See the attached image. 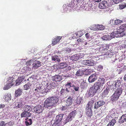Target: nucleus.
<instances>
[{
  "label": "nucleus",
  "instance_id": "f257e3e1",
  "mask_svg": "<svg viewBox=\"0 0 126 126\" xmlns=\"http://www.w3.org/2000/svg\"><path fill=\"white\" fill-rule=\"evenodd\" d=\"M104 82V78H99L97 81L90 87L88 93L89 96L91 97L94 96L98 90L102 88Z\"/></svg>",
  "mask_w": 126,
  "mask_h": 126
},
{
  "label": "nucleus",
  "instance_id": "f03ea898",
  "mask_svg": "<svg viewBox=\"0 0 126 126\" xmlns=\"http://www.w3.org/2000/svg\"><path fill=\"white\" fill-rule=\"evenodd\" d=\"M59 99L56 96L50 97L46 99L44 102V107L48 108L54 106H56L59 101Z\"/></svg>",
  "mask_w": 126,
  "mask_h": 126
},
{
  "label": "nucleus",
  "instance_id": "7ed1b4c3",
  "mask_svg": "<svg viewBox=\"0 0 126 126\" xmlns=\"http://www.w3.org/2000/svg\"><path fill=\"white\" fill-rule=\"evenodd\" d=\"M126 25L123 24L119 27V30L116 31V32H113L111 33L114 34L113 37H118V36L121 37H122L124 35H126V30H125L126 28Z\"/></svg>",
  "mask_w": 126,
  "mask_h": 126
},
{
  "label": "nucleus",
  "instance_id": "20e7f679",
  "mask_svg": "<svg viewBox=\"0 0 126 126\" xmlns=\"http://www.w3.org/2000/svg\"><path fill=\"white\" fill-rule=\"evenodd\" d=\"M94 101L93 100L89 101L86 106L85 110L86 115L89 117H91L92 115V109L93 108Z\"/></svg>",
  "mask_w": 126,
  "mask_h": 126
},
{
  "label": "nucleus",
  "instance_id": "39448f33",
  "mask_svg": "<svg viewBox=\"0 0 126 126\" xmlns=\"http://www.w3.org/2000/svg\"><path fill=\"white\" fill-rule=\"evenodd\" d=\"M123 89L122 87L115 90V92L111 96V100L112 101L114 102L117 100L122 93Z\"/></svg>",
  "mask_w": 126,
  "mask_h": 126
},
{
  "label": "nucleus",
  "instance_id": "423d86ee",
  "mask_svg": "<svg viewBox=\"0 0 126 126\" xmlns=\"http://www.w3.org/2000/svg\"><path fill=\"white\" fill-rule=\"evenodd\" d=\"M36 88L34 89V92L36 93V94L37 96H42L46 92V89H43L41 85L39 84L37 85Z\"/></svg>",
  "mask_w": 126,
  "mask_h": 126
},
{
  "label": "nucleus",
  "instance_id": "0eeeda50",
  "mask_svg": "<svg viewBox=\"0 0 126 126\" xmlns=\"http://www.w3.org/2000/svg\"><path fill=\"white\" fill-rule=\"evenodd\" d=\"M13 79L12 77H9L8 78L7 81V84L5 85L3 88V89L4 90H8L10 88L14 85L13 83Z\"/></svg>",
  "mask_w": 126,
  "mask_h": 126
},
{
  "label": "nucleus",
  "instance_id": "6e6552de",
  "mask_svg": "<svg viewBox=\"0 0 126 126\" xmlns=\"http://www.w3.org/2000/svg\"><path fill=\"white\" fill-rule=\"evenodd\" d=\"M105 104V102L103 100H99L96 102L94 103V102L93 108L95 110L100 107L103 106Z\"/></svg>",
  "mask_w": 126,
  "mask_h": 126
},
{
  "label": "nucleus",
  "instance_id": "1a4fd4ad",
  "mask_svg": "<svg viewBox=\"0 0 126 126\" xmlns=\"http://www.w3.org/2000/svg\"><path fill=\"white\" fill-rule=\"evenodd\" d=\"M53 81L50 83L49 84H47V85H48L46 87V89H47L48 90H50L56 88L58 85V83L56 81Z\"/></svg>",
  "mask_w": 126,
  "mask_h": 126
},
{
  "label": "nucleus",
  "instance_id": "9d476101",
  "mask_svg": "<svg viewBox=\"0 0 126 126\" xmlns=\"http://www.w3.org/2000/svg\"><path fill=\"white\" fill-rule=\"evenodd\" d=\"M115 82L114 85H112L110 86L111 89L113 91H115V90H117V89L120 88L119 87L121 85V82L120 80H116Z\"/></svg>",
  "mask_w": 126,
  "mask_h": 126
},
{
  "label": "nucleus",
  "instance_id": "9b49d317",
  "mask_svg": "<svg viewBox=\"0 0 126 126\" xmlns=\"http://www.w3.org/2000/svg\"><path fill=\"white\" fill-rule=\"evenodd\" d=\"M98 7L99 8L104 9L108 7V5L106 1H102L99 4Z\"/></svg>",
  "mask_w": 126,
  "mask_h": 126
},
{
  "label": "nucleus",
  "instance_id": "f8f14e48",
  "mask_svg": "<svg viewBox=\"0 0 126 126\" xmlns=\"http://www.w3.org/2000/svg\"><path fill=\"white\" fill-rule=\"evenodd\" d=\"M83 63L84 65L88 66H92L95 65L94 62L92 59L84 60Z\"/></svg>",
  "mask_w": 126,
  "mask_h": 126
},
{
  "label": "nucleus",
  "instance_id": "ddd939ff",
  "mask_svg": "<svg viewBox=\"0 0 126 126\" xmlns=\"http://www.w3.org/2000/svg\"><path fill=\"white\" fill-rule=\"evenodd\" d=\"M97 79V76L96 74L95 73L91 75L89 77L88 80L90 83H92L94 81Z\"/></svg>",
  "mask_w": 126,
  "mask_h": 126
},
{
  "label": "nucleus",
  "instance_id": "4468645a",
  "mask_svg": "<svg viewBox=\"0 0 126 126\" xmlns=\"http://www.w3.org/2000/svg\"><path fill=\"white\" fill-rule=\"evenodd\" d=\"M62 37L60 36H56L55 38L53 39L52 41V44L53 46L56 45L58 43L62 38Z\"/></svg>",
  "mask_w": 126,
  "mask_h": 126
},
{
  "label": "nucleus",
  "instance_id": "2eb2a0df",
  "mask_svg": "<svg viewBox=\"0 0 126 126\" xmlns=\"http://www.w3.org/2000/svg\"><path fill=\"white\" fill-rule=\"evenodd\" d=\"M33 109L35 111L39 113L42 112L43 111L42 107L40 105H38L34 107Z\"/></svg>",
  "mask_w": 126,
  "mask_h": 126
},
{
  "label": "nucleus",
  "instance_id": "dca6fc26",
  "mask_svg": "<svg viewBox=\"0 0 126 126\" xmlns=\"http://www.w3.org/2000/svg\"><path fill=\"white\" fill-rule=\"evenodd\" d=\"M73 99L71 96H69L66 100V107L71 105L73 103Z\"/></svg>",
  "mask_w": 126,
  "mask_h": 126
},
{
  "label": "nucleus",
  "instance_id": "f3484780",
  "mask_svg": "<svg viewBox=\"0 0 126 126\" xmlns=\"http://www.w3.org/2000/svg\"><path fill=\"white\" fill-rule=\"evenodd\" d=\"M126 122V114H123L119 120L118 122L120 124H122L124 122Z\"/></svg>",
  "mask_w": 126,
  "mask_h": 126
},
{
  "label": "nucleus",
  "instance_id": "a211bd4d",
  "mask_svg": "<svg viewBox=\"0 0 126 126\" xmlns=\"http://www.w3.org/2000/svg\"><path fill=\"white\" fill-rule=\"evenodd\" d=\"M31 115V113L30 112H26L24 111L21 114V116L22 117H29Z\"/></svg>",
  "mask_w": 126,
  "mask_h": 126
},
{
  "label": "nucleus",
  "instance_id": "6ab92c4d",
  "mask_svg": "<svg viewBox=\"0 0 126 126\" xmlns=\"http://www.w3.org/2000/svg\"><path fill=\"white\" fill-rule=\"evenodd\" d=\"M82 57V56L80 54H75L72 57L73 60L75 61L80 59Z\"/></svg>",
  "mask_w": 126,
  "mask_h": 126
},
{
  "label": "nucleus",
  "instance_id": "aec40b11",
  "mask_svg": "<svg viewBox=\"0 0 126 126\" xmlns=\"http://www.w3.org/2000/svg\"><path fill=\"white\" fill-rule=\"evenodd\" d=\"M110 88H111L110 86H108L107 87L102 93V95L104 97L106 96L110 91Z\"/></svg>",
  "mask_w": 126,
  "mask_h": 126
},
{
  "label": "nucleus",
  "instance_id": "412c9836",
  "mask_svg": "<svg viewBox=\"0 0 126 126\" xmlns=\"http://www.w3.org/2000/svg\"><path fill=\"white\" fill-rule=\"evenodd\" d=\"M76 105H79L80 103L83 102V99L82 97L78 96L75 100Z\"/></svg>",
  "mask_w": 126,
  "mask_h": 126
},
{
  "label": "nucleus",
  "instance_id": "4be33fe9",
  "mask_svg": "<svg viewBox=\"0 0 126 126\" xmlns=\"http://www.w3.org/2000/svg\"><path fill=\"white\" fill-rule=\"evenodd\" d=\"M22 93V89H18L16 90L15 91V95L16 97H17L21 95Z\"/></svg>",
  "mask_w": 126,
  "mask_h": 126
},
{
  "label": "nucleus",
  "instance_id": "5701e85b",
  "mask_svg": "<svg viewBox=\"0 0 126 126\" xmlns=\"http://www.w3.org/2000/svg\"><path fill=\"white\" fill-rule=\"evenodd\" d=\"M63 116V114H62L57 115L56 117L55 121L60 123L62 119Z\"/></svg>",
  "mask_w": 126,
  "mask_h": 126
},
{
  "label": "nucleus",
  "instance_id": "b1692460",
  "mask_svg": "<svg viewBox=\"0 0 126 126\" xmlns=\"http://www.w3.org/2000/svg\"><path fill=\"white\" fill-rule=\"evenodd\" d=\"M74 36L72 37L73 39H75V38H77L81 37L83 35L81 31L78 32H76L74 34Z\"/></svg>",
  "mask_w": 126,
  "mask_h": 126
},
{
  "label": "nucleus",
  "instance_id": "393cba45",
  "mask_svg": "<svg viewBox=\"0 0 126 126\" xmlns=\"http://www.w3.org/2000/svg\"><path fill=\"white\" fill-rule=\"evenodd\" d=\"M41 63L39 61H36L35 63L32 64L33 66L35 68L40 67L41 65Z\"/></svg>",
  "mask_w": 126,
  "mask_h": 126
},
{
  "label": "nucleus",
  "instance_id": "a878e982",
  "mask_svg": "<svg viewBox=\"0 0 126 126\" xmlns=\"http://www.w3.org/2000/svg\"><path fill=\"white\" fill-rule=\"evenodd\" d=\"M72 83L71 82H67L65 84V86L66 87V90L67 92H69L68 89L70 88V87H72Z\"/></svg>",
  "mask_w": 126,
  "mask_h": 126
},
{
  "label": "nucleus",
  "instance_id": "bb28decb",
  "mask_svg": "<svg viewBox=\"0 0 126 126\" xmlns=\"http://www.w3.org/2000/svg\"><path fill=\"white\" fill-rule=\"evenodd\" d=\"M16 107L17 108H19L21 107L23 105L22 102L21 100L15 103Z\"/></svg>",
  "mask_w": 126,
  "mask_h": 126
},
{
  "label": "nucleus",
  "instance_id": "cd10ccee",
  "mask_svg": "<svg viewBox=\"0 0 126 126\" xmlns=\"http://www.w3.org/2000/svg\"><path fill=\"white\" fill-rule=\"evenodd\" d=\"M25 123L26 125L27 126L31 125L32 124V120L31 119H29L28 118L25 119Z\"/></svg>",
  "mask_w": 126,
  "mask_h": 126
},
{
  "label": "nucleus",
  "instance_id": "c85d7f7f",
  "mask_svg": "<svg viewBox=\"0 0 126 126\" xmlns=\"http://www.w3.org/2000/svg\"><path fill=\"white\" fill-rule=\"evenodd\" d=\"M32 108L30 106H25L24 107V110L26 112H31Z\"/></svg>",
  "mask_w": 126,
  "mask_h": 126
},
{
  "label": "nucleus",
  "instance_id": "c756f323",
  "mask_svg": "<svg viewBox=\"0 0 126 126\" xmlns=\"http://www.w3.org/2000/svg\"><path fill=\"white\" fill-rule=\"evenodd\" d=\"M76 114V110H74L71 112L69 114V115L73 119L75 117Z\"/></svg>",
  "mask_w": 126,
  "mask_h": 126
},
{
  "label": "nucleus",
  "instance_id": "7c9ffc66",
  "mask_svg": "<svg viewBox=\"0 0 126 126\" xmlns=\"http://www.w3.org/2000/svg\"><path fill=\"white\" fill-rule=\"evenodd\" d=\"M23 80V78L22 77L18 78L16 81V85L18 86Z\"/></svg>",
  "mask_w": 126,
  "mask_h": 126
},
{
  "label": "nucleus",
  "instance_id": "2f4dec72",
  "mask_svg": "<svg viewBox=\"0 0 126 126\" xmlns=\"http://www.w3.org/2000/svg\"><path fill=\"white\" fill-rule=\"evenodd\" d=\"M116 120L114 119H112L110 122L107 125V126H113L116 123Z\"/></svg>",
  "mask_w": 126,
  "mask_h": 126
},
{
  "label": "nucleus",
  "instance_id": "473e14b6",
  "mask_svg": "<svg viewBox=\"0 0 126 126\" xmlns=\"http://www.w3.org/2000/svg\"><path fill=\"white\" fill-rule=\"evenodd\" d=\"M32 85V83H28L27 84L24 86V90H27L31 88Z\"/></svg>",
  "mask_w": 126,
  "mask_h": 126
},
{
  "label": "nucleus",
  "instance_id": "72a5a7b5",
  "mask_svg": "<svg viewBox=\"0 0 126 126\" xmlns=\"http://www.w3.org/2000/svg\"><path fill=\"white\" fill-rule=\"evenodd\" d=\"M53 80L54 81H59L61 80L60 79V76L58 75H55L53 77Z\"/></svg>",
  "mask_w": 126,
  "mask_h": 126
},
{
  "label": "nucleus",
  "instance_id": "f704fd0d",
  "mask_svg": "<svg viewBox=\"0 0 126 126\" xmlns=\"http://www.w3.org/2000/svg\"><path fill=\"white\" fill-rule=\"evenodd\" d=\"M72 119L71 118L69 115L67 116L66 119L63 122V123L64 125L66 124L67 123L71 121Z\"/></svg>",
  "mask_w": 126,
  "mask_h": 126
},
{
  "label": "nucleus",
  "instance_id": "c9c22d12",
  "mask_svg": "<svg viewBox=\"0 0 126 126\" xmlns=\"http://www.w3.org/2000/svg\"><path fill=\"white\" fill-rule=\"evenodd\" d=\"M4 98L6 101H8L10 100L11 99V94H6L4 96Z\"/></svg>",
  "mask_w": 126,
  "mask_h": 126
},
{
  "label": "nucleus",
  "instance_id": "e433bc0d",
  "mask_svg": "<svg viewBox=\"0 0 126 126\" xmlns=\"http://www.w3.org/2000/svg\"><path fill=\"white\" fill-rule=\"evenodd\" d=\"M74 1H71L68 3V6L71 7H74L75 5Z\"/></svg>",
  "mask_w": 126,
  "mask_h": 126
},
{
  "label": "nucleus",
  "instance_id": "4c0bfd02",
  "mask_svg": "<svg viewBox=\"0 0 126 126\" xmlns=\"http://www.w3.org/2000/svg\"><path fill=\"white\" fill-rule=\"evenodd\" d=\"M52 60L54 61L56 60L58 62H59L60 61V60L58 56L57 55H55L53 56L52 57Z\"/></svg>",
  "mask_w": 126,
  "mask_h": 126
},
{
  "label": "nucleus",
  "instance_id": "58836bf2",
  "mask_svg": "<svg viewBox=\"0 0 126 126\" xmlns=\"http://www.w3.org/2000/svg\"><path fill=\"white\" fill-rule=\"evenodd\" d=\"M111 38L110 36L108 35H104L102 38V39L105 40H110Z\"/></svg>",
  "mask_w": 126,
  "mask_h": 126
},
{
  "label": "nucleus",
  "instance_id": "ea45409f",
  "mask_svg": "<svg viewBox=\"0 0 126 126\" xmlns=\"http://www.w3.org/2000/svg\"><path fill=\"white\" fill-rule=\"evenodd\" d=\"M105 54L107 57H111L113 55L112 53L110 51H108Z\"/></svg>",
  "mask_w": 126,
  "mask_h": 126
},
{
  "label": "nucleus",
  "instance_id": "a19ab883",
  "mask_svg": "<svg viewBox=\"0 0 126 126\" xmlns=\"http://www.w3.org/2000/svg\"><path fill=\"white\" fill-rule=\"evenodd\" d=\"M97 25H91L90 27V29L91 30H97Z\"/></svg>",
  "mask_w": 126,
  "mask_h": 126
},
{
  "label": "nucleus",
  "instance_id": "79ce46f5",
  "mask_svg": "<svg viewBox=\"0 0 126 126\" xmlns=\"http://www.w3.org/2000/svg\"><path fill=\"white\" fill-rule=\"evenodd\" d=\"M119 8L120 9H123L126 7V3H123L120 4L119 5Z\"/></svg>",
  "mask_w": 126,
  "mask_h": 126
},
{
  "label": "nucleus",
  "instance_id": "37998d69",
  "mask_svg": "<svg viewBox=\"0 0 126 126\" xmlns=\"http://www.w3.org/2000/svg\"><path fill=\"white\" fill-rule=\"evenodd\" d=\"M80 86L82 89L85 88L86 86V83L84 82H82L80 84Z\"/></svg>",
  "mask_w": 126,
  "mask_h": 126
},
{
  "label": "nucleus",
  "instance_id": "c03bdc74",
  "mask_svg": "<svg viewBox=\"0 0 126 126\" xmlns=\"http://www.w3.org/2000/svg\"><path fill=\"white\" fill-rule=\"evenodd\" d=\"M72 87L75 91H78L79 90V86L78 85H73L72 86Z\"/></svg>",
  "mask_w": 126,
  "mask_h": 126
},
{
  "label": "nucleus",
  "instance_id": "a18cd8bd",
  "mask_svg": "<svg viewBox=\"0 0 126 126\" xmlns=\"http://www.w3.org/2000/svg\"><path fill=\"white\" fill-rule=\"evenodd\" d=\"M97 30H102L104 29V27L102 25H97Z\"/></svg>",
  "mask_w": 126,
  "mask_h": 126
},
{
  "label": "nucleus",
  "instance_id": "49530a36",
  "mask_svg": "<svg viewBox=\"0 0 126 126\" xmlns=\"http://www.w3.org/2000/svg\"><path fill=\"white\" fill-rule=\"evenodd\" d=\"M60 68L63 69L66 66V64L65 63H60Z\"/></svg>",
  "mask_w": 126,
  "mask_h": 126
},
{
  "label": "nucleus",
  "instance_id": "de8ad7c7",
  "mask_svg": "<svg viewBox=\"0 0 126 126\" xmlns=\"http://www.w3.org/2000/svg\"><path fill=\"white\" fill-rule=\"evenodd\" d=\"M82 75V72L81 70H78L76 73V75L77 76H81Z\"/></svg>",
  "mask_w": 126,
  "mask_h": 126
},
{
  "label": "nucleus",
  "instance_id": "09e8293b",
  "mask_svg": "<svg viewBox=\"0 0 126 126\" xmlns=\"http://www.w3.org/2000/svg\"><path fill=\"white\" fill-rule=\"evenodd\" d=\"M29 81L28 83H31L33 81L34 79L32 77H29L27 79Z\"/></svg>",
  "mask_w": 126,
  "mask_h": 126
},
{
  "label": "nucleus",
  "instance_id": "8fccbe9b",
  "mask_svg": "<svg viewBox=\"0 0 126 126\" xmlns=\"http://www.w3.org/2000/svg\"><path fill=\"white\" fill-rule=\"evenodd\" d=\"M14 124L13 121H11L8 123L6 126H13Z\"/></svg>",
  "mask_w": 126,
  "mask_h": 126
},
{
  "label": "nucleus",
  "instance_id": "3c124183",
  "mask_svg": "<svg viewBox=\"0 0 126 126\" xmlns=\"http://www.w3.org/2000/svg\"><path fill=\"white\" fill-rule=\"evenodd\" d=\"M122 22V21L119 19H117L115 20L114 21V25H117Z\"/></svg>",
  "mask_w": 126,
  "mask_h": 126
},
{
  "label": "nucleus",
  "instance_id": "603ef678",
  "mask_svg": "<svg viewBox=\"0 0 126 126\" xmlns=\"http://www.w3.org/2000/svg\"><path fill=\"white\" fill-rule=\"evenodd\" d=\"M60 123L55 121L52 126H60Z\"/></svg>",
  "mask_w": 126,
  "mask_h": 126
},
{
  "label": "nucleus",
  "instance_id": "864d4df0",
  "mask_svg": "<svg viewBox=\"0 0 126 126\" xmlns=\"http://www.w3.org/2000/svg\"><path fill=\"white\" fill-rule=\"evenodd\" d=\"M103 68V67L101 65H99L98 66L97 68L98 71H101Z\"/></svg>",
  "mask_w": 126,
  "mask_h": 126
},
{
  "label": "nucleus",
  "instance_id": "5fc2aeb1",
  "mask_svg": "<svg viewBox=\"0 0 126 126\" xmlns=\"http://www.w3.org/2000/svg\"><path fill=\"white\" fill-rule=\"evenodd\" d=\"M5 123L4 121L0 122V126H5Z\"/></svg>",
  "mask_w": 126,
  "mask_h": 126
},
{
  "label": "nucleus",
  "instance_id": "6e6d98bb",
  "mask_svg": "<svg viewBox=\"0 0 126 126\" xmlns=\"http://www.w3.org/2000/svg\"><path fill=\"white\" fill-rule=\"evenodd\" d=\"M111 63H114L115 62V61L117 60L115 58H111Z\"/></svg>",
  "mask_w": 126,
  "mask_h": 126
},
{
  "label": "nucleus",
  "instance_id": "4d7b16f0",
  "mask_svg": "<svg viewBox=\"0 0 126 126\" xmlns=\"http://www.w3.org/2000/svg\"><path fill=\"white\" fill-rule=\"evenodd\" d=\"M115 114L114 113V112H112V113L111 114L110 116H110V117H109V118L110 119H111L112 117H113L115 118Z\"/></svg>",
  "mask_w": 126,
  "mask_h": 126
},
{
  "label": "nucleus",
  "instance_id": "13d9d810",
  "mask_svg": "<svg viewBox=\"0 0 126 126\" xmlns=\"http://www.w3.org/2000/svg\"><path fill=\"white\" fill-rule=\"evenodd\" d=\"M65 51H66V52L68 53L70 52L71 49L69 48H66Z\"/></svg>",
  "mask_w": 126,
  "mask_h": 126
},
{
  "label": "nucleus",
  "instance_id": "bf43d9fd",
  "mask_svg": "<svg viewBox=\"0 0 126 126\" xmlns=\"http://www.w3.org/2000/svg\"><path fill=\"white\" fill-rule=\"evenodd\" d=\"M90 34L88 33H86L85 34V36L87 39H89V38Z\"/></svg>",
  "mask_w": 126,
  "mask_h": 126
},
{
  "label": "nucleus",
  "instance_id": "052dcab7",
  "mask_svg": "<svg viewBox=\"0 0 126 126\" xmlns=\"http://www.w3.org/2000/svg\"><path fill=\"white\" fill-rule=\"evenodd\" d=\"M71 67L70 66H68L66 67V70L68 71V70H70L71 69Z\"/></svg>",
  "mask_w": 126,
  "mask_h": 126
},
{
  "label": "nucleus",
  "instance_id": "680f3d73",
  "mask_svg": "<svg viewBox=\"0 0 126 126\" xmlns=\"http://www.w3.org/2000/svg\"><path fill=\"white\" fill-rule=\"evenodd\" d=\"M31 61H28L27 62H26V64L28 66L30 65L31 64Z\"/></svg>",
  "mask_w": 126,
  "mask_h": 126
},
{
  "label": "nucleus",
  "instance_id": "e2e57ef3",
  "mask_svg": "<svg viewBox=\"0 0 126 126\" xmlns=\"http://www.w3.org/2000/svg\"><path fill=\"white\" fill-rule=\"evenodd\" d=\"M64 89H62L60 91V93L61 94H62L64 92Z\"/></svg>",
  "mask_w": 126,
  "mask_h": 126
},
{
  "label": "nucleus",
  "instance_id": "0e129e2a",
  "mask_svg": "<svg viewBox=\"0 0 126 126\" xmlns=\"http://www.w3.org/2000/svg\"><path fill=\"white\" fill-rule=\"evenodd\" d=\"M95 36L94 35H93L91 36L90 37V38L91 39H93L95 38Z\"/></svg>",
  "mask_w": 126,
  "mask_h": 126
},
{
  "label": "nucleus",
  "instance_id": "69168bd1",
  "mask_svg": "<svg viewBox=\"0 0 126 126\" xmlns=\"http://www.w3.org/2000/svg\"><path fill=\"white\" fill-rule=\"evenodd\" d=\"M5 106V105L3 104H0V107L1 108H3Z\"/></svg>",
  "mask_w": 126,
  "mask_h": 126
},
{
  "label": "nucleus",
  "instance_id": "338daca9",
  "mask_svg": "<svg viewBox=\"0 0 126 126\" xmlns=\"http://www.w3.org/2000/svg\"><path fill=\"white\" fill-rule=\"evenodd\" d=\"M77 41L79 42H79H81V39H80V38H79V39H78L77 40Z\"/></svg>",
  "mask_w": 126,
  "mask_h": 126
},
{
  "label": "nucleus",
  "instance_id": "774afa93",
  "mask_svg": "<svg viewBox=\"0 0 126 126\" xmlns=\"http://www.w3.org/2000/svg\"><path fill=\"white\" fill-rule=\"evenodd\" d=\"M66 108H67L63 106L62 108V110H65Z\"/></svg>",
  "mask_w": 126,
  "mask_h": 126
}]
</instances>
